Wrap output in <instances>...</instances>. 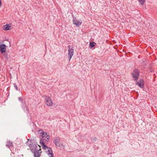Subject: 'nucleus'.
<instances>
[{"label":"nucleus","mask_w":157,"mask_h":157,"mask_svg":"<svg viewBox=\"0 0 157 157\" xmlns=\"http://www.w3.org/2000/svg\"><path fill=\"white\" fill-rule=\"evenodd\" d=\"M2 3H1V0H0V5H1Z\"/></svg>","instance_id":"obj_18"},{"label":"nucleus","mask_w":157,"mask_h":157,"mask_svg":"<svg viewBox=\"0 0 157 157\" xmlns=\"http://www.w3.org/2000/svg\"><path fill=\"white\" fill-rule=\"evenodd\" d=\"M95 44H96V43L94 42H90L89 44L90 48L91 49L93 47H94L95 46Z\"/></svg>","instance_id":"obj_13"},{"label":"nucleus","mask_w":157,"mask_h":157,"mask_svg":"<svg viewBox=\"0 0 157 157\" xmlns=\"http://www.w3.org/2000/svg\"><path fill=\"white\" fill-rule=\"evenodd\" d=\"M6 146L9 148L11 151H14V147L13 146V143L10 140H8L6 143Z\"/></svg>","instance_id":"obj_5"},{"label":"nucleus","mask_w":157,"mask_h":157,"mask_svg":"<svg viewBox=\"0 0 157 157\" xmlns=\"http://www.w3.org/2000/svg\"><path fill=\"white\" fill-rule=\"evenodd\" d=\"M10 26H9L8 25L6 24V25H5L3 26V29L5 30H10Z\"/></svg>","instance_id":"obj_12"},{"label":"nucleus","mask_w":157,"mask_h":157,"mask_svg":"<svg viewBox=\"0 0 157 157\" xmlns=\"http://www.w3.org/2000/svg\"><path fill=\"white\" fill-rule=\"evenodd\" d=\"M60 139L59 137H57L54 140L53 142L58 147H60L62 146V144L60 143Z\"/></svg>","instance_id":"obj_8"},{"label":"nucleus","mask_w":157,"mask_h":157,"mask_svg":"<svg viewBox=\"0 0 157 157\" xmlns=\"http://www.w3.org/2000/svg\"><path fill=\"white\" fill-rule=\"evenodd\" d=\"M13 85H14V86L15 89H16V90H18L17 86V85H16V84L15 83H14Z\"/></svg>","instance_id":"obj_17"},{"label":"nucleus","mask_w":157,"mask_h":157,"mask_svg":"<svg viewBox=\"0 0 157 157\" xmlns=\"http://www.w3.org/2000/svg\"><path fill=\"white\" fill-rule=\"evenodd\" d=\"M68 57L69 59V60H70L74 54V49L72 48H70V46H68Z\"/></svg>","instance_id":"obj_7"},{"label":"nucleus","mask_w":157,"mask_h":157,"mask_svg":"<svg viewBox=\"0 0 157 157\" xmlns=\"http://www.w3.org/2000/svg\"><path fill=\"white\" fill-rule=\"evenodd\" d=\"M145 2V0H139V2L142 5H143Z\"/></svg>","instance_id":"obj_14"},{"label":"nucleus","mask_w":157,"mask_h":157,"mask_svg":"<svg viewBox=\"0 0 157 157\" xmlns=\"http://www.w3.org/2000/svg\"><path fill=\"white\" fill-rule=\"evenodd\" d=\"M0 50L2 53H3L6 51V45L4 44H0Z\"/></svg>","instance_id":"obj_10"},{"label":"nucleus","mask_w":157,"mask_h":157,"mask_svg":"<svg viewBox=\"0 0 157 157\" xmlns=\"http://www.w3.org/2000/svg\"><path fill=\"white\" fill-rule=\"evenodd\" d=\"M96 140V138H95L94 139V141H95Z\"/></svg>","instance_id":"obj_19"},{"label":"nucleus","mask_w":157,"mask_h":157,"mask_svg":"<svg viewBox=\"0 0 157 157\" xmlns=\"http://www.w3.org/2000/svg\"><path fill=\"white\" fill-rule=\"evenodd\" d=\"M44 142H42L40 141V143L42 144L43 146V147L44 149L47 150L46 151V153H47L48 156L49 157H54L53 155V154L52 151V148L51 147H48L46 146L45 144L44 143Z\"/></svg>","instance_id":"obj_2"},{"label":"nucleus","mask_w":157,"mask_h":157,"mask_svg":"<svg viewBox=\"0 0 157 157\" xmlns=\"http://www.w3.org/2000/svg\"><path fill=\"white\" fill-rule=\"evenodd\" d=\"M26 144L27 145H29L31 151L34 153V157H40L41 152L40 147L39 145L33 143H31L29 144L28 142H26Z\"/></svg>","instance_id":"obj_1"},{"label":"nucleus","mask_w":157,"mask_h":157,"mask_svg":"<svg viewBox=\"0 0 157 157\" xmlns=\"http://www.w3.org/2000/svg\"><path fill=\"white\" fill-rule=\"evenodd\" d=\"M46 103L48 106H51L53 105V103L52 99L49 97L45 96Z\"/></svg>","instance_id":"obj_6"},{"label":"nucleus","mask_w":157,"mask_h":157,"mask_svg":"<svg viewBox=\"0 0 157 157\" xmlns=\"http://www.w3.org/2000/svg\"><path fill=\"white\" fill-rule=\"evenodd\" d=\"M19 100L21 101L22 103H24V100L22 99V98L21 97H18V98Z\"/></svg>","instance_id":"obj_16"},{"label":"nucleus","mask_w":157,"mask_h":157,"mask_svg":"<svg viewBox=\"0 0 157 157\" xmlns=\"http://www.w3.org/2000/svg\"><path fill=\"white\" fill-rule=\"evenodd\" d=\"M132 75L134 80L135 81H137L140 76V72L138 69L137 68L135 69L132 72Z\"/></svg>","instance_id":"obj_3"},{"label":"nucleus","mask_w":157,"mask_h":157,"mask_svg":"<svg viewBox=\"0 0 157 157\" xmlns=\"http://www.w3.org/2000/svg\"><path fill=\"white\" fill-rule=\"evenodd\" d=\"M14 151H12V153H13L14 154L15 153V152H16L17 151V152H18V149H17L16 148H14Z\"/></svg>","instance_id":"obj_15"},{"label":"nucleus","mask_w":157,"mask_h":157,"mask_svg":"<svg viewBox=\"0 0 157 157\" xmlns=\"http://www.w3.org/2000/svg\"><path fill=\"white\" fill-rule=\"evenodd\" d=\"M40 131L41 132L40 133H42V139L44 140L43 142H46L48 141L50 139V136L48 135L46 132H44L42 130H41Z\"/></svg>","instance_id":"obj_4"},{"label":"nucleus","mask_w":157,"mask_h":157,"mask_svg":"<svg viewBox=\"0 0 157 157\" xmlns=\"http://www.w3.org/2000/svg\"><path fill=\"white\" fill-rule=\"evenodd\" d=\"M73 24L77 26H79V25L81 24L82 22H80L79 21L77 20L76 18L74 17H73Z\"/></svg>","instance_id":"obj_11"},{"label":"nucleus","mask_w":157,"mask_h":157,"mask_svg":"<svg viewBox=\"0 0 157 157\" xmlns=\"http://www.w3.org/2000/svg\"><path fill=\"white\" fill-rule=\"evenodd\" d=\"M136 84L141 88H143L144 86V81L143 79H140L139 82H137Z\"/></svg>","instance_id":"obj_9"}]
</instances>
